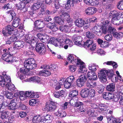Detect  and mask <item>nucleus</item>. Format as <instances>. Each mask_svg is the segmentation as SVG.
<instances>
[{
  "instance_id": "48",
  "label": "nucleus",
  "mask_w": 123,
  "mask_h": 123,
  "mask_svg": "<svg viewBox=\"0 0 123 123\" xmlns=\"http://www.w3.org/2000/svg\"><path fill=\"white\" fill-rule=\"evenodd\" d=\"M32 37V36L31 34L26 35L24 39L26 43L29 44L30 43H31L30 40L31 39Z\"/></svg>"
},
{
  "instance_id": "3",
  "label": "nucleus",
  "mask_w": 123,
  "mask_h": 123,
  "mask_svg": "<svg viewBox=\"0 0 123 123\" xmlns=\"http://www.w3.org/2000/svg\"><path fill=\"white\" fill-rule=\"evenodd\" d=\"M109 15L113 17L112 22L114 24L118 25L123 23V12L114 10L110 12Z\"/></svg>"
},
{
  "instance_id": "38",
  "label": "nucleus",
  "mask_w": 123,
  "mask_h": 123,
  "mask_svg": "<svg viewBox=\"0 0 123 123\" xmlns=\"http://www.w3.org/2000/svg\"><path fill=\"white\" fill-rule=\"evenodd\" d=\"M106 64L107 65H112L114 68H116L117 67V64L113 61H108L104 63V64Z\"/></svg>"
},
{
  "instance_id": "36",
  "label": "nucleus",
  "mask_w": 123,
  "mask_h": 123,
  "mask_svg": "<svg viewBox=\"0 0 123 123\" xmlns=\"http://www.w3.org/2000/svg\"><path fill=\"white\" fill-rule=\"evenodd\" d=\"M115 86L113 83H111L107 85L106 88L107 90L110 91H113L115 90Z\"/></svg>"
},
{
  "instance_id": "60",
  "label": "nucleus",
  "mask_w": 123,
  "mask_h": 123,
  "mask_svg": "<svg viewBox=\"0 0 123 123\" xmlns=\"http://www.w3.org/2000/svg\"><path fill=\"white\" fill-rule=\"evenodd\" d=\"M37 102L35 99H32L29 101V104L30 105L32 106L35 105L37 103Z\"/></svg>"
},
{
  "instance_id": "50",
  "label": "nucleus",
  "mask_w": 123,
  "mask_h": 123,
  "mask_svg": "<svg viewBox=\"0 0 123 123\" xmlns=\"http://www.w3.org/2000/svg\"><path fill=\"white\" fill-rule=\"evenodd\" d=\"M19 98L22 100H23L26 98L25 93L24 92H19Z\"/></svg>"
},
{
  "instance_id": "39",
  "label": "nucleus",
  "mask_w": 123,
  "mask_h": 123,
  "mask_svg": "<svg viewBox=\"0 0 123 123\" xmlns=\"http://www.w3.org/2000/svg\"><path fill=\"white\" fill-rule=\"evenodd\" d=\"M113 37L117 39H120L123 36V33L121 32L117 33L115 32L113 34Z\"/></svg>"
},
{
  "instance_id": "18",
  "label": "nucleus",
  "mask_w": 123,
  "mask_h": 123,
  "mask_svg": "<svg viewBox=\"0 0 123 123\" xmlns=\"http://www.w3.org/2000/svg\"><path fill=\"white\" fill-rule=\"evenodd\" d=\"M97 11L96 8L94 7H89L85 10V13L86 14L91 15L95 13Z\"/></svg>"
},
{
  "instance_id": "41",
  "label": "nucleus",
  "mask_w": 123,
  "mask_h": 123,
  "mask_svg": "<svg viewBox=\"0 0 123 123\" xmlns=\"http://www.w3.org/2000/svg\"><path fill=\"white\" fill-rule=\"evenodd\" d=\"M4 93L5 95L7 98L9 99H12L13 98V95L12 93L9 92L8 91H6Z\"/></svg>"
},
{
  "instance_id": "52",
  "label": "nucleus",
  "mask_w": 123,
  "mask_h": 123,
  "mask_svg": "<svg viewBox=\"0 0 123 123\" xmlns=\"http://www.w3.org/2000/svg\"><path fill=\"white\" fill-rule=\"evenodd\" d=\"M108 123H115V117H106Z\"/></svg>"
},
{
  "instance_id": "4",
  "label": "nucleus",
  "mask_w": 123,
  "mask_h": 123,
  "mask_svg": "<svg viewBox=\"0 0 123 123\" xmlns=\"http://www.w3.org/2000/svg\"><path fill=\"white\" fill-rule=\"evenodd\" d=\"M24 64L25 68H22L20 69L21 72L24 73L27 72L31 69H35L37 66L35 61L33 58H30L25 60Z\"/></svg>"
},
{
  "instance_id": "28",
  "label": "nucleus",
  "mask_w": 123,
  "mask_h": 123,
  "mask_svg": "<svg viewBox=\"0 0 123 123\" xmlns=\"http://www.w3.org/2000/svg\"><path fill=\"white\" fill-rule=\"evenodd\" d=\"M25 94L26 98L27 97H29L30 96L31 97H33L35 98H37L39 97V95L37 94V93L35 94L32 92H26Z\"/></svg>"
},
{
  "instance_id": "15",
  "label": "nucleus",
  "mask_w": 123,
  "mask_h": 123,
  "mask_svg": "<svg viewBox=\"0 0 123 123\" xmlns=\"http://www.w3.org/2000/svg\"><path fill=\"white\" fill-rule=\"evenodd\" d=\"M34 25L35 28L37 29H40V31H41L42 30V28L44 27V24L42 21L37 20L35 21Z\"/></svg>"
},
{
  "instance_id": "9",
  "label": "nucleus",
  "mask_w": 123,
  "mask_h": 123,
  "mask_svg": "<svg viewBox=\"0 0 123 123\" xmlns=\"http://www.w3.org/2000/svg\"><path fill=\"white\" fill-rule=\"evenodd\" d=\"M36 50L39 54L43 55L46 53V49L44 45L42 43H39L37 44Z\"/></svg>"
},
{
  "instance_id": "45",
  "label": "nucleus",
  "mask_w": 123,
  "mask_h": 123,
  "mask_svg": "<svg viewBox=\"0 0 123 123\" xmlns=\"http://www.w3.org/2000/svg\"><path fill=\"white\" fill-rule=\"evenodd\" d=\"M36 39V38L35 37H32L31 38L30 40L31 43H29L31 44L32 47H34L35 45H37Z\"/></svg>"
},
{
  "instance_id": "32",
  "label": "nucleus",
  "mask_w": 123,
  "mask_h": 123,
  "mask_svg": "<svg viewBox=\"0 0 123 123\" xmlns=\"http://www.w3.org/2000/svg\"><path fill=\"white\" fill-rule=\"evenodd\" d=\"M64 93V91L63 90H62L54 93L53 95L55 97L59 98L60 97H63Z\"/></svg>"
},
{
  "instance_id": "26",
  "label": "nucleus",
  "mask_w": 123,
  "mask_h": 123,
  "mask_svg": "<svg viewBox=\"0 0 123 123\" xmlns=\"http://www.w3.org/2000/svg\"><path fill=\"white\" fill-rule=\"evenodd\" d=\"M64 79L62 78L59 80L58 83L55 85V89L56 90H59L61 87V86L64 84Z\"/></svg>"
},
{
  "instance_id": "2",
  "label": "nucleus",
  "mask_w": 123,
  "mask_h": 123,
  "mask_svg": "<svg viewBox=\"0 0 123 123\" xmlns=\"http://www.w3.org/2000/svg\"><path fill=\"white\" fill-rule=\"evenodd\" d=\"M67 61L72 64L76 63L77 65L80 66L79 73H85L87 71V69L84 65V63L79 58L75 55L70 54L67 58Z\"/></svg>"
},
{
  "instance_id": "56",
  "label": "nucleus",
  "mask_w": 123,
  "mask_h": 123,
  "mask_svg": "<svg viewBox=\"0 0 123 123\" xmlns=\"http://www.w3.org/2000/svg\"><path fill=\"white\" fill-rule=\"evenodd\" d=\"M72 83L67 82L66 81V80H64V84L65 87L66 88H69L71 86Z\"/></svg>"
},
{
  "instance_id": "1",
  "label": "nucleus",
  "mask_w": 123,
  "mask_h": 123,
  "mask_svg": "<svg viewBox=\"0 0 123 123\" xmlns=\"http://www.w3.org/2000/svg\"><path fill=\"white\" fill-rule=\"evenodd\" d=\"M49 43L52 44L56 47H64L65 49H68V46L71 47L73 45L72 41L66 37L65 35L61 37L58 40L55 38H51L49 40Z\"/></svg>"
},
{
  "instance_id": "46",
  "label": "nucleus",
  "mask_w": 123,
  "mask_h": 123,
  "mask_svg": "<svg viewBox=\"0 0 123 123\" xmlns=\"http://www.w3.org/2000/svg\"><path fill=\"white\" fill-rule=\"evenodd\" d=\"M78 93L77 90H73L69 92V97L72 98L78 95Z\"/></svg>"
},
{
  "instance_id": "25",
  "label": "nucleus",
  "mask_w": 123,
  "mask_h": 123,
  "mask_svg": "<svg viewBox=\"0 0 123 123\" xmlns=\"http://www.w3.org/2000/svg\"><path fill=\"white\" fill-rule=\"evenodd\" d=\"M47 27L51 29L53 31H56L58 29V27L56 26L55 23H52L50 22L47 25Z\"/></svg>"
},
{
  "instance_id": "53",
  "label": "nucleus",
  "mask_w": 123,
  "mask_h": 123,
  "mask_svg": "<svg viewBox=\"0 0 123 123\" xmlns=\"http://www.w3.org/2000/svg\"><path fill=\"white\" fill-rule=\"evenodd\" d=\"M65 80L67 82L72 84L74 80V78L73 76L71 75L69 77Z\"/></svg>"
},
{
  "instance_id": "13",
  "label": "nucleus",
  "mask_w": 123,
  "mask_h": 123,
  "mask_svg": "<svg viewBox=\"0 0 123 123\" xmlns=\"http://www.w3.org/2000/svg\"><path fill=\"white\" fill-rule=\"evenodd\" d=\"M74 38V42L75 44L80 47L84 46L83 42L82 41V38L81 37H75V36L73 37Z\"/></svg>"
},
{
  "instance_id": "62",
  "label": "nucleus",
  "mask_w": 123,
  "mask_h": 123,
  "mask_svg": "<svg viewBox=\"0 0 123 123\" xmlns=\"http://www.w3.org/2000/svg\"><path fill=\"white\" fill-rule=\"evenodd\" d=\"M109 45V42L106 41L103 42L102 44L100 45V47L103 48L107 47Z\"/></svg>"
},
{
  "instance_id": "43",
  "label": "nucleus",
  "mask_w": 123,
  "mask_h": 123,
  "mask_svg": "<svg viewBox=\"0 0 123 123\" xmlns=\"http://www.w3.org/2000/svg\"><path fill=\"white\" fill-rule=\"evenodd\" d=\"M20 22L19 19L18 18H15L14 19L12 25L13 27H16L18 26Z\"/></svg>"
},
{
  "instance_id": "54",
  "label": "nucleus",
  "mask_w": 123,
  "mask_h": 123,
  "mask_svg": "<svg viewBox=\"0 0 123 123\" xmlns=\"http://www.w3.org/2000/svg\"><path fill=\"white\" fill-rule=\"evenodd\" d=\"M104 38L107 41H110L112 38V36L111 34H108L105 36Z\"/></svg>"
},
{
  "instance_id": "49",
  "label": "nucleus",
  "mask_w": 123,
  "mask_h": 123,
  "mask_svg": "<svg viewBox=\"0 0 123 123\" xmlns=\"http://www.w3.org/2000/svg\"><path fill=\"white\" fill-rule=\"evenodd\" d=\"M118 9L120 10H123V0L119 1L117 5Z\"/></svg>"
},
{
  "instance_id": "63",
  "label": "nucleus",
  "mask_w": 123,
  "mask_h": 123,
  "mask_svg": "<svg viewBox=\"0 0 123 123\" xmlns=\"http://www.w3.org/2000/svg\"><path fill=\"white\" fill-rule=\"evenodd\" d=\"M8 14L10 17H12V19L16 16V14L13 11H11L8 12Z\"/></svg>"
},
{
  "instance_id": "51",
  "label": "nucleus",
  "mask_w": 123,
  "mask_h": 123,
  "mask_svg": "<svg viewBox=\"0 0 123 123\" xmlns=\"http://www.w3.org/2000/svg\"><path fill=\"white\" fill-rule=\"evenodd\" d=\"M111 78L112 81L113 82H118L119 81V79L118 77H117L115 74H114Z\"/></svg>"
},
{
  "instance_id": "27",
  "label": "nucleus",
  "mask_w": 123,
  "mask_h": 123,
  "mask_svg": "<svg viewBox=\"0 0 123 123\" xmlns=\"http://www.w3.org/2000/svg\"><path fill=\"white\" fill-rule=\"evenodd\" d=\"M5 88L7 90L12 92L15 90L16 89L14 85L13 84L10 83L6 84Z\"/></svg>"
},
{
  "instance_id": "16",
  "label": "nucleus",
  "mask_w": 123,
  "mask_h": 123,
  "mask_svg": "<svg viewBox=\"0 0 123 123\" xmlns=\"http://www.w3.org/2000/svg\"><path fill=\"white\" fill-rule=\"evenodd\" d=\"M37 37L43 43H46L48 40L49 39V37L47 35L39 33L37 34Z\"/></svg>"
},
{
  "instance_id": "34",
  "label": "nucleus",
  "mask_w": 123,
  "mask_h": 123,
  "mask_svg": "<svg viewBox=\"0 0 123 123\" xmlns=\"http://www.w3.org/2000/svg\"><path fill=\"white\" fill-rule=\"evenodd\" d=\"M51 74V72L47 70H43L40 71L39 73L40 76H47L50 75Z\"/></svg>"
},
{
  "instance_id": "64",
  "label": "nucleus",
  "mask_w": 123,
  "mask_h": 123,
  "mask_svg": "<svg viewBox=\"0 0 123 123\" xmlns=\"http://www.w3.org/2000/svg\"><path fill=\"white\" fill-rule=\"evenodd\" d=\"M115 29L114 27H112L111 25L108 28V32L109 31L111 34H113L114 33V32Z\"/></svg>"
},
{
  "instance_id": "30",
  "label": "nucleus",
  "mask_w": 123,
  "mask_h": 123,
  "mask_svg": "<svg viewBox=\"0 0 123 123\" xmlns=\"http://www.w3.org/2000/svg\"><path fill=\"white\" fill-rule=\"evenodd\" d=\"M78 0H68L67 3L65 5L66 9H68L70 7V4H72L78 2Z\"/></svg>"
},
{
  "instance_id": "17",
  "label": "nucleus",
  "mask_w": 123,
  "mask_h": 123,
  "mask_svg": "<svg viewBox=\"0 0 123 123\" xmlns=\"http://www.w3.org/2000/svg\"><path fill=\"white\" fill-rule=\"evenodd\" d=\"M87 76L89 80H96L97 79V76L95 73L90 70L87 73Z\"/></svg>"
},
{
  "instance_id": "31",
  "label": "nucleus",
  "mask_w": 123,
  "mask_h": 123,
  "mask_svg": "<svg viewBox=\"0 0 123 123\" xmlns=\"http://www.w3.org/2000/svg\"><path fill=\"white\" fill-rule=\"evenodd\" d=\"M98 68V66L96 64L91 63L89 65V69L91 71H95Z\"/></svg>"
},
{
  "instance_id": "55",
  "label": "nucleus",
  "mask_w": 123,
  "mask_h": 123,
  "mask_svg": "<svg viewBox=\"0 0 123 123\" xmlns=\"http://www.w3.org/2000/svg\"><path fill=\"white\" fill-rule=\"evenodd\" d=\"M61 0H55L54 5L55 8L56 9H58L60 7L59 2Z\"/></svg>"
},
{
  "instance_id": "40",
  "label": "nucleus",
  "mask_w": 123,
  "mask_h": 123,
  "mask_svg": "<svg viewBox=\"0 0 123 123\" xmlns=\"http://www.w3.org/2000/svg\"><path fill=\"white\" fill-rule=\"evenodd\" d=\"M88 97L91 98L93 97L95 94V91L93 89H90L88 90Z\"/></svg>"
},
{
  "instance_id": "35",
  "label": "nucleus",
  "mask_w": 123,
  "mask_h": 123,
  "mask_svg": "<svg viewBox=\"0 0 123 123\" xmlns=\"http://www.w3.org/2000/svg\"><path fill=\"white\" fill-rule=\"evenodd\" d=\"M26 0H25L24 2H20L17 5V7L18 9L22 10L24 9V8L26 4L28 3H26Z\"/></svg>"
},
{
  "instance_id": "57",
  "label": "nucleus",
  "mask_w": 123,
  "mask_h": 123,
  "mask_svg": "<svg viewBox=\"0 0 123 123\" xmlns=\"http://www.w3.org/2000/svg\"><path fill=\"white\" fill-rule=\"evenodd\" d=\"M70 71L71 72H75L76 69V66L74 65H70L69 67Z\"/></svg>"
},
{
  "instance_id": "37",
  "label": "nucleus",
  "mask_w": 123,
  "mask_h": 123,
  "mask_svg": "<svg viewBox=\"0 0 123 123\" xmlns=\"http://www.w3.org/2000/svg\"><path fill=\"white\" fill-rule=\"evenodd\" d=\"M41 6V3L37 2L31 6V9L33 10H36L39 9Z\"/></svg>"
},
{
  "instance_id": "33",
  "label": "nucleus",
  "mask_w": 123,
  "mask_h": 123,
  "mask_svg": "<svg viewBox=\"0 0 123 123\" xmlns=\"http://www.w3.org/2000/svg\"><path fill=\"white\" fill-rule=\"evenodd\" d=\"M54 21L56 23L59 25H62L64 24V22L63 20L59 17L57 16L55 17L54 19Z\"/></svg>"
},
{
  "instance_id": "22",
  "label": "nucleus",
  "mask_w": 123,
  "mask_h": 123,
  "mask_svg": "<svg viewBox=\"0 0 123 123\" xmlns=\"http://www.w3.org/2000/svg\"><path fill=\"white\" fill-rule=\"evenodd\" d=\"M88 22H86L85 23V21L81 18H79L75 21L76 25L78 27H83L85 24H87Z\"/></svg>"
},
{
  "instance_id": "47",
  "label": "nucleus",
  "mask_w": 123,
  "mask_h": 123,
  "mask_svg": "<svg viewBox=\"0 0 123 123\" xmlns=\"http://www.w3.org/2000/svg\"><path fill=\"white\" fill-rule=\"evenodd\" d=\"M107 28L103 27H102V29L99 30V32L101 33V34L100 36H101L103 34H105L108 33V31L107 30Z\"/></svg>"
},
{
  "instance_id": "14",
  "label": "nucleus",
  "mask_w": 123,
  "mask_h": 123,
  "mask_svg": "<svg viewBox=\"0 0 123 123\" xmlns=\"http://www.w3.org/2000/svg\"><path fill=\"white\" fill-rule=\"evenodd\" d=\"M19 103H17L15 99L12 100L9 104H8V109L10 110H14L16 109L18 107L17 104Z\"/></svg>"
},
{
  "instance_id": "23",
  "label": "nucleus",
  "mask_w": 123,
  "mask_h": 123,
  "mask_svg": "<svg viewBox=\"0 0 123 123\" xmlns=\"http://www.w3.org/2000/svg\"><path fill=\"white\" fill-rule=\"evenodd\" d=\"M103 98L106 100H110L113 99L114 95L112 94L109 92H104L103 95Z\"/></svg>"
},
{
  "instance_id": "61",
  "label": "nucleus",
  "mask_w": 123,
  "mask_h": 123,
  "mask_svg": "<svg viewBox=\"0 0 123 123\" xmlns=\"http://www.w3.org/2000/svg\"><path fill=\"white\" fill-rule=\"evenodd\" d=\"M86 34L87 37L91 38H93L94 36V34L89 31L87 32Z\"/></svg>"
},
{
  "instance_id": "19",
  "label": "nucleus",
  "mask_w": 123,
  "mask_h": 123,
  "mask_svg": "<svg viewBox=\"0 0 123 123\" xmlns=\"http://www.w3.org/2000/svg\"><path fill=\"white\" fill-rule=\"evenodd\" d=\"M24 45V42L21 41L15 42L14 43V49H20L23 48Z\"/></svg>"
},
{
  "instance_id": "58",
  "label": "nucleus",
  "mask_w": 123,
  "mask_h": 123,
  "mask_svg": "<svg viewBox=\"0 0 123 123\" xmlns=\"http://www.w3.org/2000/svg\"><path fill=\"white\" fill-rule=\"evenodd\" d=\"M45 6H43L42 5V6L40 10L38 11V12H39V14L40 15L41 14H43L45 12Z\"/></svg>"
},
{
  "instance_id": "24",
  "label": "nucleus",
  "mask_w": 123,
  "mask_h": 123,
  "mask_svg": "<svg viewBox=\"0 0 123 123\" xmlns=\"http://www.w3.org/2000/svg\"><path fill=\"white\" fill-rule=\"evenodd\" d=\"M83 1L87 5L91 6H95L98 3L96 0H83Z\"/></svg>"
},
{
  "instance_id": "5",
  "label": "nucleus",
  "mask_w": 123,
  "mask_h": 123,
  "mask_svg": "<svg viewBox=\"0 0 123 123\" xmlns=\"http://www.w3.org/2000/svg\"><path fill=\"white\" fill-rule=\"evenodd\" d=\"M106 74L109 78H111L114 74V72L112 70H101L100 73L98 74V77L100 80L102 82H105L106 81Z\"/></svg>"
},
{
  "instance_id": "10",
  "label": "nucleus",
  "mask_w": 123,
  "mask_h": 123,
  "mask_svg": "<svg viewBox=\"0 0 123 123\" xmlns=\"http://www.w3.org/2000/svg\"><path fill=\"white\" fill-rule=\"evenodd\" d=\"M57 103L53 101H51L49 104L45 105L44 109L48 111H52L55 110L56 107Z\"/></svg>"
},
{
  "instance_id": "12",
  "label": "nucleus",
  "mask_w": 123,
  "mask_h": 123,
  "mask_svg": "<svg viewBox=\"0 0 123 123\" xmlns=\"http://www.w3.org/2000/svg\"><path fill=\"white\" fill-rule=\"evenodd\" d=\"M11 81L10 77H7V78H5L3 76H0V85L3 87L5 86L6 84L10 83Z\"/></svg>"
},
{
  "instance_id": "44",
  "label": "nucleus",
  "mask_w": 123,
  "mask_h": 123,
  "mask_svg": "<svg viewBox=\"0 0 123 123\" xmlns=\"http://www.w3.org/2000/svg\"><path fill=\"white\" fill-rule=\"evenodd\" d=\"M102 26L107 28L111 25V22L109 20H105L102 23Z\"/></svg>"
},
{
  "instance_id": "11",
  "label": "nucleus",
  "mask_w": 123,
  "mask_h": 123,
  "mask_svg": "<svg viewBox=\"0 0 123 123\" xmlns=\"http://www.w3.org/2000/svg\"><path fill=\"white\" fill-rule=\"evenodd\" d=\"M86 80V79L85 75H81L76 81L77 86L79 87H82L84 85Z\"/></svg>"
},
{
  "instance_id": "6",
  "label": "nucleus",
  "mask_w": 123,
  "mask_h": 123,
  "mask_svg": "<svg viewBox=\"0 0 123 123\" xmlns=\"http://www.w3.org/2000/svg\"><path fill=\"white\" fill-rule=\"evenodd\" d=\"M7 105V103L6 102L0 103V113H1V117L3 119L7 118L9 116L8 111H4V110Z\"/></svg>"
},
{
  "instance_id": "42",
  "label": "nucleus",
  "mask_w": 123,
  "mask_h": 123,
  "mask_svg": "<svg viewBox=\"0 0 123 123\" xmlns=\"http://www.w3.org/2000/svg\"><path fill=\"white\" fill-rule=\"evenodd\" d=\"M93 43V41L92 39L87 40L86 42H83L84 45H86L88 47H90Z\"/></svg>"
},
{
  "instance_id": "59",
  "label": "nucleus",
  "mask_w": 123,
  "mask_h": 123,
  "mask_svg": "<svg viewBox=\"0 0 123 123\" xmlns=\"http://www.w3.org/2000/svg\"><path fill=\"white\" fill-rule=\"evenodd\" d=\"M86 112L89 115L92 116L93 115V114L94 112V111L92 109H91L89 108H88L87 109Z\"/></svg>"
},
{
  "instance_id": "29",
  "label": "nucleus",
  "mask_w": 123,
  "mask_h": 123,
  "mask_svg": "<svg viewBox=\"0 0 123 123\" xmlns=\"http://www.w3.org/2000/svg\"><path fill=\"white\" fill-rule=\"evenodd\" d=\"M88 89L86 88L82 89L81 91V95L84 98L88 97Z\"/></svg>"
},
{
  "instance_id": "7",
  "label": "nucleus",
  "mask_w": 123,
  "mask_h": 123,
  "mask_svg": "<svg viewBox=\"0 0 123 123\" xmlns=\"http://www.w3.org/2000/svg\"><path fill=\"white\" fill-rule=\"evenodd\" d=\"M18 30H15L13 27L11 26L8 25L6 26L5 28L3 29L2 32L4 36H6L7 34L12 35H16L15 32L17 33Z\"/></svg>"
},
{
  "instance_id": "8",
  "label": "nucleus",
  "mask_w": 123,
  "mask_h": 123,
  "mask_svg": "<svg viewBox=\"0 0 123 123\" xmlns=\"http://www.w3.org/2000/svg\"><path fill=\"white\" fill-rule=\"evenodd\" d=\"M9 49V48H8V50L7 49H3V52H6V53L3 54L1 57L2 59L3 60L8 63L12 62L13 59V58L12 55L8 54V52L9 51L8 50Z\"/></svg>"
},
{
  "instance_id": "21",
  "label": "nucleus",
  "mask_w": 123,
  "mask_h": 123,
  "mask_svg": "<svg viewBox=\"0 0 123 123\" xmlns=\"http://www.w3.org/2000/svg\"><path fill=\"white\" fill-rule=\"evenodd\" d=\"M99 27L98 25H95L92 27L90 29V30L98 36H100L101 33L100 32H99Z\"/></svg>"
},
{
  "instance_id": "20",
  "label": "nucleus",
  "mask_w": 123,
  "mask_h": 123,
  "mask_svg": "<svg viewBox=\"0 0 123 123\" xmlns=\"http://www.w3.org/2000/svg\"><path fill=\"white\" fill-rule=\"evenodd\" d=\"M44 118L43 117H41L39 115L34 116L32 120L33 123H42L43 119Z\"/></svg>"
}]
</instances>
